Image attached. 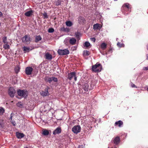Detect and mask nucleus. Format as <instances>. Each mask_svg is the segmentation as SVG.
Segmentation results:
<instances>
[{"label":"nucleus","instance_id":"nucleus-1","mask_svg":"<svg viewBox=\"0 0 148 148\" xmlns=\"http://www.w3.org/2000/svg\"><path fill=\"white\" fill-rule=\"evenodd\" d=\"M102 69V66L100 64L97 63L96 64L92 66V70L95 72H99L101 71Z\"/></svg>","mask_w":148,"mask_h":148},{"label":"nucleus","instance_id":"nucleus-2","mask_svg":"<svg viewBox=\"0 0 148 148\" xmlns=\"http://www.w3.org/2000/svg\"><path fill=\"white\" fill-rule=\"evenodd\" d=\"M22 42L24 43L28 44L30 43V38L29 35H25L22 38Z\"/></svg>","mask_w":148,"mask_h":148},{"label":"nucleus","instance_id":"nucleus-3","mask_svg":"<svg viewBox=\"0 0 148 148\" xmlns=\"http://www.w3.org/2000/svg\"><path fill=\"white\" fill-rule=\"evenodd\" d=\"M73 77H74L75 81H76L77 80V77L76 75V73L75 72H73L68 74L67 77L68 79L70 80H71Z\"/></svg>","mask_w":148,"mask_h":148},{"label":"nucleus","instance_id":"nucleus-4","mask_svg":"<svg viewBox=\"0 0 148 148\" xmlns=\"http://www.w3.org/2000/svg\"><path fill=\"white\" fill-rule=\"evenodd\" d=\"M49 87L47 86L43 90L41 91L40 92L41 95L43 97H45L49 95V94L48 92V90Z\"/></svg>","mask_w":148,"mask_h":148},{"label":"nucleus","instance_id":"nucleus-5","mask_svg":"<svg viewBox=\"0 0 148 148\" xmlns=\"http://www.w3.org/2000/svg\"><path fill=\"white\" fill-rule=\"evenodd\" d=\"M58 53L60 55H67L69 53V51L67 49H65L63 50L59 49L58 51Z\"/></svg>","mask_w":148,"mask_h":148},{"label":"nucleus","instance_id":"nucleus-6","mask_svg":"<svg viewBox=\"0 0 148 148\" xmlns=\"http://www.w3.org/2000/svg\"><path fill=\"white\" fill-rule=\"evenodd\" d=\"M66 40H68L70 44L71 45H74L76 43V40L74 37H68L66 38Z\"/></svg>","mask_w":148,"mask_h":148},{"label":"nucleus","instance_id":"nucleus-7","mask_svg":"<svg viewBox=\"0 0 148 148\" xmlns=\"http://www.w3.org/2000/svg\"><path fill=\"white\" fill-rule=\"evenodd\" d=\"M81 128L80 126L77 125L74 126L72 129V131L75 133L77 134L80 132Z\"/></svg>","mask_w":148,"mask_h":148},{"label":"nucleus","instance_id":"nucleus-8","mask_svg":"<svg viewBox=\"0 0 148 148\" xmlns=\"http://www.w3.org/2000/svg\"><path fill=\"white\" fill-rule=\"evenodd\" d=\"M15 92V90L13 87H10L9 88L8 91V94L11 97L14 96Z\"/></svg>","mask_w":148,"mask_h":148},{"label":"nucleus","instance_id":"nucleus-9","mask_svg":"<svg viewBox=\"0 0 148 148\" xmlns=\"http://www.w3.org/2000/svg\"><path fill=\"white\" fill-rule=\"evenodd\" d=\"M33 70V69L31 67L28 66L25 69V73L27 75H31Z\"/></svg>","mask_w":148,"mask_h":148},{"label":"nucleus","instance_id":"nucleus-10","mask_svg":"<svg viewBox=\"0 0 148 148\" xmlns=\"http://www.w3.org/2000/svg\"><path fill=\"white\" fill-rule=\"evenodd\" d=\"M27 91H25L24 90H18L17 91L18 95L21 97L24 96L27 92Z\"/></svg>","mask_w":148,"mask_h":148},{"label":"nucleus","instance_id":"nucleus-11","mask_svg":"<svg viewBox=\"0 0 148 148\" xmlns=\"http://www.w3.org/2000/svg\"><path fill=\"white\" fill-rule=\"evenodd\" d=\"M61 129L60 127H58L53 131V134L56 135L59 134L61 133Z\"/></svg>","mask_w":148,"mask_h":148},{"label":"nucleus","instance_id":"nucleus-12","mask_svg":"<svg viewBox=\"0 0 148 148\" xmlns=\"http://www.w3.org/2000/svg\"><path fill=\"white\" fill-rule=\"evenodd\" d=\"M45 57L46 59L51 60L52 59V56L49 53H46L45 55Z\"/></svg>","mask_w":148,"mask_h":148},{"label":"nucleus","instance_id":"nucleus-13","mask_svg":"<svg viewBox=\"0 0 148 148\" xmlns=\"http://www.w3.org/2000/svg\"><path fill=\"white\" fill-rule=\"evenodd\" d=\"M114 143L116 145L119 144L120 142V138L119 137L117 136L113 140Z\"/></svg>","mask_w":148,"mask_h":148},{"label":"nucleus","instance_id":"nucleus-14","mask_svg":"<svg viewBox=\"0 0 148 148\" xmlns=\"http://www.w3.org/2000/svg\"><path fill=\"white\" fill-rule=\"evenodd\" d=\"M123 122L122 121L119 120L115 123L114 125L115 126H118L119 127H121L123 125Z\"/></svg>","mask_w":148,"mask_h":148},{"label":"nucleus","instance_id":"nucleus-15","mask_svg":"<svg viewBox=\"0 0 148 148\" xmlns=\"http://www.w3.org/2000/svg\"><path fill=\"white\" fill-rule=\"evenodd\" d=\"M124 7L127 8L128 9H130L131 8V6L128 3H124L122 6V8H124Z\"/></svg>","mask_w":148,"mask_h":148},{"label":"nucleus","instance_id":"nucleus-16","mask_svg":"<svg viewBox=\"0 0 148 148\" xmlns=\"http://www.w3.org/2000/svg\"><path fill=\"white\" fill-rule=\"evenodd\" d=\"M16 136L18 138H21L24 137V135L23 133L17 132L16 133Z\"/></svg>","mask_w":148,"mask_h":148},{"label":"nucleus","instance_id":"nucleus-17","mask_svg":"<svg viewBox=\"0 0 148 148\" xmlns=\"http://www.w3.org/2000/svg\"><path fill=\"white\" fill-rule=\"evenodd\" d=\"M42 39V37L40 35L36 36H35V41L37 43L39 41L41 40Z\"/></svg>","mask_w":148,"mask_h":148},{"label":"nucleus","instance_id":"nucleus-18","mask_svg":"<svg viewBox=\"0 0 148 148\" xmlns=\"http://www.w3.org/2000/svg\"><path fill=\"white\" fill-rule=\"evenodd\" d=\"M93 29L95 30L98 29H100L101 28L100 26V25L99 24L97 23L93 25Z\"/></svg>","mask_w":148,"mask_h":148},{"label":"nucleus","instance_id":"nucleus-19","mask_svg":"<svg viewBox=\"0 0 148 148\" xmlns=\"http://www.w3.org/2000/svg\"><path fill=\"white\" fill-rule=\"evenodd\" d=\"M33 13V11L31 10L28 11L25 14V15L29 17Z\"/></svg>","mask_w":148,"mask_h":148},{"label":"nucleus","instance_id":"nucleus-20","mask_svg":"<svg viewBox=\"0 0 148 148\" xmlns=\"http://www.w3.org/2000/svg\"><path fill=\"white\" fill-rule=\"evenodd\" d=\"M79 21L81 23H84L85 21V18L82 16H79L78 18Z\"/></svg>","mask_w":148,"mask_h":148},{"label":"nucleus","instance_id":"nucleus-21","mask_svg":"<svg viewBox=\"0 0 148 148\" xmlns=\"http://www.w3.org/2000/svg\"><path fill=\"white\" fill-rule=\"evenodd\" d=\"M107 45L104 42L102 43L101 45V47L103 50H105L106 48Z\"/></svg>","mask_w":148,"mask_h":148},{"label":"nucleus","instance_id":"nucleus-22","mask_svg":"<svg viewBox=\"0 0 148 148\" xmlns=\"http://www.w3.org/2000/svg\"><path fill=\"white\" fill-rule=\"evenodd\" d=\"M61 30L65 32H69V28H65L64 27H62L61 28Z\"/></svg>","mask_w":148,"mask_h":148},{"label":"nucleus","instance_id":"nucleus-23","mask_svg":"<svg viewBox=\"0 0 148 148\" xmlns=\"http://www.w3.org/2000/svg\"><path fill=\"white\" fill-rule=\"evenodd\" d=\"M23 50L24 51V53L29 52L30 51V48L29 47L24 46L23 47Z\"/></svg>","mask_w":148,"mask_h":148},{"label":"nucleus","instance_id":"nucleus-24","mask_svg":"<svg viewBox=\"0 0 148 148\" xmlns=\"http://www.w3.org/2000/svg\"><path fill=\"white\" fill-rule=\"evenodd\" d=\"M88 85L87 84H85L83 87V89L86 91H88Z\"/></svg>","mask_w":148,"mask_h":148},{"label":"nucleus","instance_id":"nucleus-25","mask_svg":"<svg viewBox=\"0 0 148 148\" xmlns=\"http://www.w3.org/2000/svg\"><path fill=\"white\" fill-rule=\"evenodd\" d=\"M49 134L48 131L46 129L42 131V134L45 136L48 135Z\"/></svg>","mask_w":148,"mask_h":148},{"label":"nucleus","instance_id":"nucleus-26","mask_svg":"<svg viewBox=\"0 0 148 148\" xmlns=\"http://www.w3.org/2000/svg\"><path fill=\"white\" fill-rule=\"evenodd\" d=\"M66 24L67 26L71 27L73 25V23L71 22L70 21H67L66 22Z\"/></svg>","mask_w":148,"mask_h":148},{"label":"nucleus","instance_id":"nucleus-27","mask_svg":"<svg viewBox=\"0 0 148 148\" xmlns=\"http://www.w3.org/2000/svg\"><path fill=\"white\" fill-rule=\"evenodd\" d=\"M49 83H50L52 81V77H47L45 79Z\"/></svg>","mask_w":148,"mask_h":148},{"label":"nucleus","instance_id":"nucleus-28","mask_svg":"<svg viewBox=\"0 0 148 148\" xmlns=\"http://www.w3.org/2000/svg\"><path fill=\"white\" fill-rule=\"evenodd\" d=\"M10 46L8 44V43H6L3 46V48L5 49H8L10 48Z\"/></svg>","mask_w":148,"mask_h":148},{"label":"nucleus","instance_id":"nucleus-29","mask_svg":"<svg viewBox=\"0 0 148 148\" xmlns=\"http://www.w3.org/2000/svg\"><path fill=\"white\" fill-rule=\"evenodd\" d=\"M20 68L18 66H16L15 68V71L16 73H18L19 71Z\"/></svg>","mask_w":148,"mask_h":148},{"label":"nucleus","instance_id":"nucleus-30","mask_svg":"<svg viewBox=\"0 0 148 148\" xmlns=\"http://www.w3.org/2000/svg\"><path fill=\"white\" fill-rule=\"evenodd\" d=\"M84 54L86 56H88L90 54V52L89 51H84Z\"/></svg>","mask_w":148,"mask_h":148},{"label":"nucleus","instance_id":"nucleus-31","mask_svg":"<svg viewBox=\"0 0 148 148\" xmlns=\"http://www.w3.org/2000/svg\"><path fill=\"white\" fill-rule=\"evenodd\" d=\"M90 44L89 42H86L84 43V46L88 47L90 46Z\"/></svg>","mask_w":148,"mask_h":148},{"label":"nucleus","instance_id":"nucleus-32","mask_svg":"<svg viewBox=\"0 0 148 148\" xmlns=\"http://www.w3.org/2000/svg\"><path fill=\"white\" fill-rule=\"evenodd\" d=\"M3 39V43L5 44L6 43H8V42H7V38L6 37H3L2 38Z\"/></svg>","mask_w":148,"mask_h":148},{"label":"nucleus","instance_id":"nucleus-33","mask_svg":"<svg viewBox=\"0 0 148 148\" xmlns=\"http://www.w3.org/2000/svg\"><path fill=\"white\" fill-rule=\"evenodd\" d=\"M5 111L4 109L3 108H1L0 109V115H2Z\"/></svg>","mask_w":148,"mask_h":148},{"label":"nucleus","instance_id":"nucleus-34","mask_svg":"<svg viewBox=\"0 0 148 148\" xmlns=\"http://www.w3.org/2000/svg\"><path fill=\"white\" fill-rule=\"evenodd\" d=\"M43 16L44 17V18H48V16L47 15V14L46 12H44L42 14Z\"/></svg>","mask_w":148,"mask_h":148},{"label":"nucleus","instance_id":"nucleus-35","mask_svg":"<svg viewBox=\"0 0 148 148\" xmlns=\"http://www.w3.org/2000/svg\"><path fill=\"white\" fill-rule=\"evenodd\" d=\"M54 29L53 28H50L48 30V32L49 33H52L54 32Z\"/></svg>","mask_w":148,"mask_h":148},{"label":"nucleus","instance_id":"nucleus-36","mask_svg":"<svg viewBox=\"0 0 148 148\" xmlns=\"http://www.w3.org/2000/svg\"><path fill=\"white\" fill-rule=\"evenodd\" d=\"M52 80L55 82H57L58 81L57 78L54 77H52Z\"/></svg>","mask_w":148,"mask_h":148},{"label":"nucleus","instance_id":"nucleus-37","mask_svg":"<svg viewBox=\"0 0 148 148\" xmlns=\"http://www.w3.org/2000/svg\"><path fill=\"white\" fill-rule=\"evenodd\" d=\"M75 36L77 38H79L80 33L78 32H76L75 34Z\"/></svg>","mask_w":148,"mask_h":148},{"label":"nucleus","instance_id":"nucleus-38","mask_svg":"<svg viewBox=\"0 0 148 148\" xmlns=\"http://www.w3.org/2000/svg\"><path fill=\"white\" fill-rule=\"evenodd\" d=\"M61 4V1L60 0H58L56 2V5H60Z\"/></svg>","mask_w":148,"mask_h":148},{"label":"nucleus","instance_id":"nucleus-39","mask_svg":"<svg viewBox=\"0 0 148 148\" xmlns=\"http://www.w3.org/2000/svg\"><path fill=\"white\" fill-rule=\"evenodd\" d=\"M3 121L2 119H0V127H2Z\"/></svg>","mask_w":148,"mask_h":148},{"label":"nucleus","instance_id":"nucleus-40","mask_svg":"<svg viewBox=\"0 0 148 148\" xmlns=\"http://www.w3.org/2000/svg\"><path fill=\"white\" fill-rule=\"evenodd\" d=\"M17 106L20 107L22 106V104H21V102H18L17 104Z\"/></svg>","mask_w":148,"mask_h":148},{"label":"nucleus","instance_id":"nucleus-41","mask_svg":"<svg viewBox=\"0 0 148 148\" xmlns=\"http://www.w3.org/2000/svg\"><path fill=\"white\" fill-rule=\"evenodd\" d=\"M131 87L132 88H137L136 86L134 84H133L132 83H131Z\"/></svg>","mask_w":148,"mask_h":148},{"label":"nucleus","instance_id":"nucleus-42","mask_svg":"<svg viewBox=\"0 0 148 148\" xmlns=\"http://www.w3.org/2000/svg\"><path fill=\"white\" fill-rule=\"evenodd\" d=\"M90 39L91 41H93L94 42L95 41L96 39L95 38H91Z\"/></svg>","mask_w":148,"mask_h":148},{"label":"nucleus","instance_id":"nucleus-43","mask_svg":"<svg viewBox=\"0 0 148 148\" xmlns=\"http://www.w3.org/2000/svg\"><path fill=\"white\" fill-rule=\"evenodd\" d=\"M143 70H148V66L147 67H144L143 68Z\"/></svg>","mask_w":148,"mask_h":148},{"label":"nucleus","instance_id":"nucleus-44","mask_svg":"<svg viewBox=\"0 0 148 148\" xmlns=\"http://www.w3.org/2000/svg\"><path fill=\"white\" fill-rule=\"evenodd\" d=\"M117 45L118 47H121L122 46V45L120 43L118 42L117 44Z\"/></svg>","mask_w":148,"mask_h":148},{"label":"nucleus","instance_id":"nucleus-45","mask_svg":"<svg viewBox=\"0 0 148 148\" xmlns=\"http://www.w3.org/2000/svg\"><path fill=\"white\" fill-rule=\"evenodd\" d=\"M12 123V124L13 125L15 126L16 124V123L15 121H12L11 122Z\"/></svg>","mask_w":148,"mask_h":148},{"label":"nucleus","instance_id":"nucleus-46","mask_svg":"<svg viewBox=\"0 0 148 148\" xmlns=\"http://www.w3.org/2000/svg\"><path fill=\"white\" fill-rule=\"evenodd\" d=\"M78 148H84L83 146L82 145L79 146Z\"/></svg>","mask_w":148,"mask_h":148},{"label":"nucleus","instance_id":"nucleus-47","mask_svg":"<svg viewBox=\"0 0 148 148\" xmlns=\"http://www.w3.org/2000/svg\"><path fill=\"white\" fill-rule=\"evenodd\" d=\"M112 49L111 48H110L108 50V52H112Z\"/></svg>","mask_w":148,"mask_h":148},{"label":"nucleus","instance_id":"nucleus-48","mask_svg":"<svg viewBox=\"0 0 148 148\" xmlns=\"http://www.w3.org/2000/svg\"><path fill=\"white\" fill-rule=\"evenodd\" d=\"M2 15V12L0 11V17Z\"/></svg>","mask_w":148,"mask_h":148},{"label":"nucleus","instance_id":"nucleus-49","mask_svg":"<svg viewBox=\"0 0 148 148\" xmlns=\"http://www.w3.org/2000/svg\"><path fill=\"white\" fill-rule=\"evenodd\" d=\"M146 57H147V58L146 59L147 60H148V54H147V55H146Z\"/></svg>","mask_w":148,"mask_h":148},{"label":"nucleus","instance_id":"nucleus-50","mask_svg":"<svg viewBox=\"0 0 148 148\" xmlns=\"http://www.w3.org/2000/svg\"><path fill=\"white\" fill-rule=\"evenodd\" d=\"M10 118H11V119L12 120V116H11Z\"/></svg>","mask_w":148,"mask_h":148},{"label":"nucleus","instance_id":"nucleus-51","mask_svg":"<svg viewBox=\"0 0 148 148\" xmlns=\"http://www.w3.org/2000/svg\"><path fill=\"white\" fill-rule=\"evenodd\" d=\"M114 1H117L118 0H114Z\"/></svg>","mask_w":148,"mask_h":148},{"label":"nucleus","instance_id":"nucleus-52","mask_svg":"<svg viewBox=\"0 0 148 148\" xmlns=\"http://www.w3.org/2000/svg\"><path fill=\"white\" fill-rule=\"evenodd\" d=\"M147 91H148V88H147Z\"/></svg>","mask_w":148,"mask_h":148},{"label":"nucleus","instance_id":"nucleus-53","mask_svg":"<svg viewBox=\"0 0 148 148\" xmlns=\"http://www.w3.org/2000/svg\"><path fill=\"white\" fill-rule=\"evenodd\" d=\"M111 148H113V147H111Z\"/></svg>","mask_w":148,"mask_h":148}]
</instances>
